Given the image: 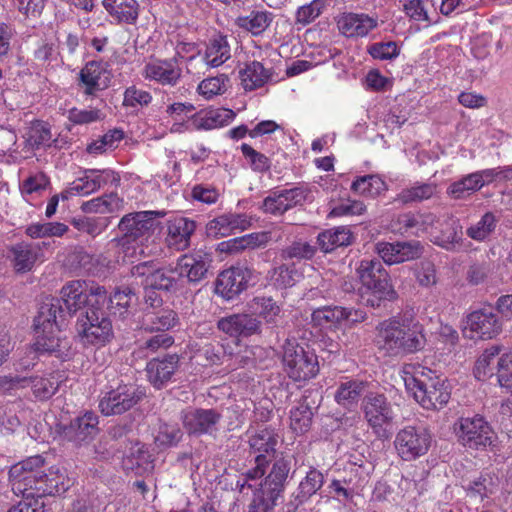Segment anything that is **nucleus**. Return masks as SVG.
I'll list each match as a JSON object with an SVG mask.
<instances>
[{"mask_svg": "<svg viewBox=\"0 0 512 512\" xmlns=\"http://www.w3.org/2000/svg\"><path fill=\"white\" fill-rule=\"evenodd\" d=\"M60 298L46 296L40 303L38 313L34 318L33 327L37 337L34 343L35 351L47 353L67 361L74 355L71 341L60 336V328L68 317L106 305L108 295L105 287L88 286L80 280L66 283L60 290Z\"/></svg>", "mask_w": 512, "mask_h": 512, "instance_id": "1", "label": "nucleus"}, {"mask_svg": "<svg viewBox=\"0 0 512 512\" xmlns=\"http://www.w3.org/2000/svg\"><path fill=\"white\" fill-rule=\"evenodd\" d=\"M361 286L357 289V302L373 309L386 308L398 298L388 272L378 259H364L356 269Z\"/></svg>", "mask_w": 512, "mask_h": 512, "instance_id": "2", "label": "nucleus"}, {"mask_svg": "<svg viewBox=\"0 0 512 512\" xmlns=\"http://www.w3.org/2000/svg\"><path fill=\"white\" fill-rule=\"evenodd\" d=\"M379 347L391 356L411 354L422 350L426 345L423 326L389 319L377 326Z\"/></svg>", "mask_w": 512, "mask_h": 512, "instance_id": "3", "label": "nucleus"}, {"mask_svg": "<svg viewBox=\"0 0 512 512\" xmlns=\"http://www.w3.org/2000/svg\"><path fill=\"white\" fill-rule=\"evenodd\" d=\"M406 389L425 409H438L446 405L451 392L447 379L436 371L423 367L404 379Z\"/></svg>", "mask_w": 512, "mask_h": 512, "instance_id": "4", "label": "nucleus"}, {"mask_svg": "<svg viewBox=\"0 0 512 512\" xmlns=\"http://www.w3.org/2000/svg\"><path fill=\"white\" fill-rule=\"evenodd\" d=\"M104 308L105 305H99L78 315L75 330L83 345L104 347L114 340L113 324Z\"/></svg>", "mask_w": 512, "mask_h": 512, "instance_id": "5", "label": "nucleus"}, {"mask_svg": "<svg viewBox=\"0 0 512 512\" xmlns=\"http://www.w3.org/2000/svg\"><path fill=\"white\" fill-rule=\"evenodd\" d=\"M283 363L288 377L294 381H307L319 372L318 358L309 346L287 340L283 346Z\"/></svg>", "mask_w": 512, "mask_h": 512, "instance_id": "6", "label": "nucleus"}, {"mask_svg": "<svg viewBox=\"0 0 512 512\" xmlns=\"http://www.w3.org/2000/svg\"><path fill=\"white\" fill-rule=\"evenodd\" d=\"M165 212L160 211H141L133 212L123 216L118 224V229L122 236L117 239L118 245L127 248L132 242L147 240L157 229L160 228L159 218L163 217Z\"/></svg>", "mask_w": 512, "mask_h": 512, "instance_id": "7", "label": "nucleus"}, {"mask_svg": "<svg viewBox=\"0 0 512 512\" xmlns=\"http://www.w3.org/2000/svg\"><path fill=\"white\" fill-rule=\"evenodd\" d=\"M455 434L462 446L472 450L492 448L497 439L491 425L479 414L472 417H461L455 423Z\"/></svg>", "mask_w": 512, "mask_h": 512, "instance_id": "8", "label": "nucleus"}, {"mask_svg": "<svg viewBox=\"0 0 512 512\" xmlns=\"http://www.w3.org/2000/svg\"><path fill=\"white\" fill-rule=\"evenodd\" d=\"M146 396L145 390L136 384H119L99 402L105 416L121 415L135 407Z\"/></svg>", "mask_w": 512, "mask_h": 512, "instance_id": "9", "label": "nucleus"}, {"mask_svg": "<svg viewBox=\"0 0 512 512\" xmlns=\"http://www.w3.org/2000/svg\"><path fill=\"white\" fill-rule=\"evenodd\" d=\"M431 444L429 431L422 426H406L395 437L394 446L404 461H413L425 455Z\"/></svg>", "mask_w": 512, "mask_h": 512, "instance_id": "10", "label": "nucleus"}, {"mask_svg": "<svg viewBox=\"0 0 512 512\" xmlns=\"http://www.w3.org/2000/svg\"><path fill=\"white\" fill-rule=\"evenodd\" d=\"M296 460L292 455L280 453L274 456L270 472L265 477L259 492L269 495L271 498L279 499L285 491L288 479L296 472Z\"/></svg>", "mask_w": 512, "mask_h": 512, "instance_id": "11", "label": "nucleus"}, {"mask_svg": "<svg viewBox=\"0 0 512 512\" xmlns=\"http://www.w3.org/2000/svg\"><path fill=\"white\" fill-rule=\"evenodd\" d=\"M253 270L245 265L232 266L217 276L214 292L229 301L245 291L252 279Z\"/></svg>", "mask_w": 512, "mask_h": 512, "instance_id": "12", "label": "nucleus"}, {"mask_svg": "<svg viewBox=\"0 0 512 512\" xmlns=\"http://www.w3.org/2000/svg\"><path fill=\"white\" fill-rule=\"evenodd\" d=\"M180 419L189 436L200 437L215 433L222 415L213 408H195L183 411Z\"/></svg>", "mask_w": 512, "mask_h": 512, "instance_id": "13", "label": "nucleus"}, {"mask_svg": "<svg viewBox=\"0 0 512 512\" xmlns=\"http://www.w3.org/2000/svg\"><path fill=\"white\" fill-rule=\"evenodd\" d=\"M212 256L201 250L181 255L176 262L180 281L186 278L190 285H199L208 277Z\"/></svg>", "mask_w": 512, "mask_h": 512, "instance_id": "14", "label": "nucleus"}, {"mask_svg": "<svg viewBox=\"0 0 512 512\" xmlns=\"http://www.w3.org/2000/svg\"><path fill=\"white\" fill-rule=\"evenodd\" d=\"M262 321L252 313H234L220 318L217 328L234 338H247L262 333Z\"/></svg>", "mask_w": 512, "mask_h": 512, "instance_id": "15", "label": "nucleus"}, {"mask_svg": "<svg viewBox=\"0 0 512 512\" xmlns=\"http://www.w3.org/2000/svg\"><path fill=\"white\" fill-rule=\"evenodd\" d=\"M467 325L471 332L483 340L493 339L503 330L502 318L491 305L471 312L467 316Z\"/></svg>", "mask_w": 512, "mask_h": 512, "instance_id": "16", "label": "nucleus"}, {"mask_svg": "<svg viewBox=\"0 0 512 512\" xmlns=\"http://www.w3.org/2000/svg\"><path fill=\"white\" fill-rule=\"evenodd\" d=\"M361 407L365 419L374 430L391 423L394 418L391 403L384 394L377 392L367 393L363 397Z\"/></svg>", "mask_w": 512, "mask_h": 512, "instance_id": "17", "label": "nucleus"}, {"mask_svg": "<svg viewBox=\"0 0 512 512\" xmlns=\"http://www.w3.org/2000/svg\"><path fill=\"white\" fill-rule=\"evenodd\" d=\"M98 416L93 412H86L71 420L62 429L63 437L77 446L88 444L99 432Z\"/></svg>", "mask_w": 512, "mask_h": 512, "instance_id": "18", "label": "nucleus"}, {"mask_svg": "<svg viewBox=\"0 0 512 512\" xmlns=\"http://www.w3.org/2000/svg\"><path fill=\"white\" fill-rule=\"evenodd\" d=\"M322 396L318 389H307L299 405L290 411L291 428L297 433L308 431L314 411L318 409Z\"/></svg>", "mask_w": 512, "mask_h": 512, "instance_id": "19", "label": "nucleus"}, {"mask_svg": "<svg viewBox=\"0 0 512 512\" xmlns=\"http://www.w3.org/2000/svg\"><path fill=\"white\" fill-rule=\"evenodd\" d=\"M180 366V356L176 353L153 358L146 365L148 381L157 390L166 387Z\"/></svg>", "mask_w": 512, "mask_h": 512, "instance_id": "20", "label": "nucleus"}, {"mask_svg": "<svg viewBox=\"0 0 512 512\" xmlns=\"http://www.w3.org/2000/svg\"><path fill=\"white\" fill-rule=\"evenodd\" d=\"M377 251L384 262L395 264L420 258L424 247L416 240L395 243L382 242L377 244Z\"/></svg>", "mask_w": 512, "mask_h": 512, "instance_id": "21", "label": "nucleus"}, {"mask_svg": "<svg viewBox=\"0 0 512 512\" xmlns=\"http://www.w3.org/2000/svg\"><path fill=\"white\" fill-rule=\"evenodd\" d=\"M337 26L346 37H364L376 28L377 19L364 13H343L337 18Z\"/></svg>", "mask_w": 512, "mask_h": 512, "instance_id": "22", "label": "nucleus"}, {"mask_svg": "<svg viewBox=\"0 0 512 512\" xmlns=\"http://www.w3.org/2000/svg\"><path fill=\"white\" fill-rule=\"evenodd\" d=\"M498 478L490 473H480L474 479L467 480L462 485L466 497L476 503L490 499L498 491Z\"/></svg>", "mask_w": 512, "mask_h": 512, "instance_id": "23", "label": "nucleus"}, {"mask_svg": "<svg viewBox=\"0 0 512 512\" xmlns=\"http://www.w3.org/2000/svg\"><path fill=\"white\" fill-rule=\"evenodd\" d=\"M250 226V220L244 214H224L213 220L206 225L208 236L215 238L225 237L232 233L234 230H245Z\"/></svg>", "mask_w": 512, "mask_h": 512, "instance_id": "24", "label": "nucleus"}, {"mask_svg": "<svg viewBox=\"0 0 512 512\" xmlns=\"http://www.w3.org/2000/svg\"><path fill=\"white\" fill-rule=\"evenodd\" d=\"M463 240V227L460 220L453 215H446L439 221V231L433 236V243L450 250Z\"/></svg>", "mask_w": 512, "mask_h": 512, "instance_id": "25", "label": "nucleus"}, {"mask_svg": "<svg viewBox=\"0 0 512 512\" xmlns=\"http://www.w3.org/2000/svg\"><path fill=\"white\" fill-rule=\"evenodd\" d=\"M196 228L195 221L180 217L171 221L168 225L167 242L176 250L183 251L190 245L191 235Z\"/></svg>", "mask_w": 512, "mask_h": 512, "instance_id": "26", "label": "nucleus"}, {"mask_svg": "<svg viewBox=\"0 0 512 512\" xmlns=\"http://www.w3.org/2000/svg\"><path fill=\"white\" fill-rule=\"evenodd\" d=\"M102 5L118 23L134 25L137 22L140 11L137 0H103Z\"/></svg>", "mask_w": 512, "mask_h": 512, "instance_id": "27", "label": "nucleus"}, {"mask_svg": "<svg viewBox=\"0 0 512 512\" xmlns=\"http://www.w3.org/2000/svg\"><path fill=\"white\" fill-rule=\"evenodd\" d=\"M39 246L27 242L17 243L9 249V257L16 272L31 271L38 258Z\"/></svg>", "mask_w": 512, "mask_h": 512, "instance_id": "28", "label": "nucleus"}, {"mask_svg": "<svg viewBox=\"0 0 512 512\" xmlns=\"http://www.w3.org/2000/svg\"><path fill=\"white\" fill-rule=\"evenodd\" d=\"M70 480L59 469L55 471L53 468L49 473H42L41 480L38 482L37 492H34L36 497L43 499L46 495H60L68 490Z\"/></svg>", "mask_w": 512, "mask_h": 512, "instance_id": "29", "label": "nucleus"}, {"mask_svg": "<svg viewBox=\"0 0 512 512\" xmlns=\"http://www.w3.org/2000/svg\"><path fill=\"white\" fill-rule=\"evenodd\" d=\"M181 286L176 266H157L149 284V287L168 294H175L180 290Z\"/></svg>", "mask_w": 512, "mask_h": 512, "instance_id": "30", "label": "nucleus"}, {"mask_svg": "<svg viewBox=\"0 0 512 512\" xmlns=\"http://www.w3.org/2000/svg\"><path fill=\"white\" fill-rule=\"evenodd\" d=\"M272 77V72L266 69L261 62L253 61L240 71L242 85L246 91L262 87Z\"/></svg>", "mask_w": 512, "mask_h": 512, "instance_id": "31", "label": "nucleus"}, {"mask_svg": "<svg viewBox=\"0 0 512 512\" xmlns=\"http://www.w3.org/2000/svg\"><path fill=\"white\" fill-rule=\"evenodd\" d=\"M352 234L346 227H337L332 230H326L317 237L319 248L324 253H330L338 247H344L351 244Z\"/></svg>", "mask_w": 512, "mask_h": 512, "instance_id": "32", "label": "nucleus"}, {"mask_svg": "<svg viewBox=\"0 0 512 512\" xmlns=\"http://www.w3.org/2000/svg\"><path fill=\"white\" fill-rule=\"evenodd\" d=\"M323 483V474L319 470L311 468L305 478L300 482L298 492L294 496V500L291 501V504L297 508L314 495L322 487Z\"/></svg>", "mask_w": 512, "mask_h": 512, "instance_id": "33", "label": "nucleus"}, {"mask_svg": "<svg viewBox=\"0 0 512 512\" xmlns=\"http://www.w3.org/2000/svg\"><path fill=\"white\" fill-rule=\"evenodd\" d=\"M365 387L366 383L359 380L343 382L339 385L335 393V400L339 405L352 410L357 406Z\"/></svg>", "mask_w": 512, "mask_h": 512, "instance_id": "34", "label": "nucleus"}, {"mask_svg": "<svg viewBox=\"0 0 512 512\" xmlns=\"http://www.w3.org/2000/svg\"><path fill=\"white\" fill-rule=\"evenodd\" d=\"M278 439L279 436L274 429L265 427L251 435L248 442L254 452L267 456L270 453L275 455Z\"/></svg>", "mask_w": 512, "mask_h": 512, "instance_id": "35", "label": "nucleus"}, {"mask_svg": "<svg viewBox=\"0 0 512 512\" xmlns=\"http://www.w3.org/2000/svg\"><path fill=\"white\" fill-rule=\"evenodd\" d=\"M123 207V199L119 198L116 193L106 194L101 197L94 198L84 202L81 209L85 213H114Z\"/></svg>", "mask_w": 512, "mask_h": 512, "instance_id": "36", "label": "nucleus"}, {"mask_svg": "<svg viewBox=\"0 0 512 512\" xmlns=\"http://www.w3.org/2000/svg\"><path fill=\"white\" fill-rule=\"evenodd\" d=\"M42 472L22 471L15 476L13 467L9 470V481L12 491L18 495L27 496L29 492H37L38 482L41 480Z\"/></svg>", "mask_w": 512, "mask_h": 512, "instance_id": "37", "label": "nucleus"}, {"mask_svg": "<svg viewBox=\"0 0 512 512\" xmlns=\"http://www.w3.org/2000/svg\"><path fill=\"white\" fill-rule=\"evenodd\" d=\"M147 323L145 330L149 332H166L177 323V314L172 309H160L156 312L146 313Z\"/></svg>", "mask_w": 512, "mask_h": 512, "instance_id": "38", "label": "nucleus"}, {"mask_svg": "<svg viewBox=\"0 0 512 512\" xmlns=\"http://www.w3.org/2000/svg\"><path fill=\"white\" fill-rule=\"evenodd\" d=\"M347 317L346 307L323 306L313 310L311 318L316 326L340 325Z\"/></svg>", "mask_w": 512, "mask_h": 512, "instance_id": "39", "label": "nucleus"}, {"mask_svg": "<svg viewBox=\"0 0 512 512\" xmlns=\"http://www.w3.org/2000/svg\"><path fill=\"white\" fill-rule=\"evenodd\" d=\"M145 71L148 78L163 85H175L180 78V70L168 62L149 63L146 65Z\"/></svg>", "mask_w": 512, "mask_h": 512, "instance_id": "40", "label": "nucleus"}, {"mask_svg": "<svg viewBox=\"0 0 512 512\" xmlns=\"http://www.w3.org/2000/svg\"><path fill=\"white\" fill-rule=\"evenodd\" d=\"M500 350L499 346H491L478 358L474 367V375L478 380L484 381L494 375Z\"/></svg>", "mask_w": 512, "mask_h": 512, "instance_id": "41", "label": "nucleus"}, {"mask_svg": "<svg viewBox=\"0 0 512 512\" xmlns=\"http://www.w3.org/2000/svg\"><path fill=\"white\" fill-rule=\"evenodd\" d=\"M258 311V318H262L268 326L278 327L282 309L271 297H255L253 299Z\"/></svg>", "mask_w": 512, "mask_h": 512, "instance_id": "42", "label": "nucleus"}, {"mask_svg": "<svg viewBox=\"0 0 512 512\" xmlns=\"http://www.w3.org/2000/svg\"><path fill=\"white\" fill-rule=\"evenodd\" d=\"M351 189L361 195L375 198L387 190L386 183L377 175H365L356 179Z\"/></svg>", "mask_w": 512, "mask_h": 512, "instance_id": "43", "label": "nucleus"}, {"mask_svg": "<svg viewBox=\"0 0 512 512\" xmlns=\"http://www.w3.org/2000/svg\"><path fill=\"white\" fill-rule=\"evenodd\" d=\"M273 20V14L267 11H253L249 16L239 17L237 24L253 35L264 32Z\"/></svg>", "mask_w": 512, "mask_h": 512, "instance_id": "44", "label": "nucleus"}, {"mask_svg": "<svg viewBox=\"0 0 512 512\" xmlns=\"http://www.w3.org/2000/svg\"><path fill=\"white\" fill-rule=\"evenodd\" d=\"M497 222L498 220L492 212H486L477 223L466 229V234L475 241H485L495 231Z\"/></svg>", "mask_w": 512, "mask_h": 512, "instance_id": "45", "label": "nucleus"}, {"mask_svg": "<svg viewBox=\"0 0 512 512\" xmlns=\"http://www.w3.org/2000/svg\"><path fill=\"white\" fill-rule=\"evenodd\" d=\"M51 138L52 134L49 125L40 120L33 121L26 133V142L32 149L50 146Z\"/></svg>", "mask_w": 512, "mask_h": 512, "instance_id": "46", "label": "nucleus"}, {"mask_svg": "<svg viewBox=\"0 0 512 512\" xmlns=\"http://www.w3.org/2000/svg\"><path fill=\"white\" fill-rule=\"evenodd\" d=\"M184 434L177 424L162 423L155 436V444L161 449L176 447Z\"/></svg>", "mask_w": 512, "mask_h": 512, "instance_id": "47", "label": "nucleus"}, {"mask_svg": "<svg viewBox=\"0 0 512 512\" xmlns=\"http://www.w3.org/2000/svg\"><path fill=\"white\" fill-rule=\"evenodd\" d=\"M229 57V47L224 37L214 38L210 41L205 52V60L210 67L220 66Z\"/></svg>", "mask_w": 512, "mask_h": 512, "instance_id": "48", "label": "nucleus"}, {"mask_svg": "<svg viewBox=\"0 0 512 512\" xmlns=\"http://www.w3.org/2000/svg\"><path fill=\"white\" fill-rule=\"evenodd\" d=\"M479 189H481L479 179L475 173H471L450 184L447 194L453 199H464Z\"/></svg>", "mask_w": 512, "mask_h": 512, "instance_id": "49", "label": "nucleus"}, {"mask_svg": "<svg viewBox=\"0 0 512 512\" xmlns=\"http://www.w3.org/2000/svg\"><path fill=\"white\" fill-rule=\"evenodd\" d=\"M436 191V186L430 183H422L411 188L403 189L397 196L402 204L421 202L431 198Z\"/></svg>", "mask_w": 512, "mask_h": 512, "instance_id": "50", "label": "nucleus"}, {"mask_svg": "<svg viewBox=\"0 0 512 512\" xmlns=\"http://www.w3.org/2000/svg\"><path fill=\"white\" fill-rule=\"evenodd\" d=\"M29 385H31L34 396L45 401L50 399L58 390L59 383L54 377H29Z\"/></svg>", "mask_w": 512, "mask_h": 512, "instance_id": "51", "label": "nucleus"}, {"mask_svg": "<svg viewBox=\"0 0 512 512\" xmlns=\"http://www.w3.org/2000/svg\"><path fill=\"white\" fill-rule=\"evenodd\" d=\"M101 73V63L97 61L88 62L80 71V80L86 86L85 93L87 95H93L96 90L100 89L98 81Z\"/></svg>", "mask_w": 512, "mask_h": 512, "instance_id": "52", "label": "nucleus"}, {"mask_svg": "<svg viewBox=\"0 0 512 512\" xmlns=\"http://www.w3.org/2000/svg\"><path fill=\"white\" fill-rule=\"evenodd\" d=\"M255 463L256 466L246 472L245 478L242 481H237L236 489L239 491V493H244L246 490H252L255 493L256 489H254L253 486L248 483V480H256L264 476L266 465L268 464L267 456L264 454H258L255 457Z\"/></svg>", "mask_w": 512, "mask_h": 512, "instance_id": "53", "label": "nucleus"}, {"mask_svg": "<svg viewBox=\"0 0 512 512\" xmlns=\"http://www.w3.org/2000/svg\"><path fill=\"white\" fill-rule=\"evenodd\" d=\"M297 270L294 265L282 264L270 272V279L278 288L292 287L296 283Z\"/></svg>", "mask_w": 512, "mask_h": 512, "instance_id": "54", "label": "nucleus"}, {"mask_svg": "<svg viewBox=\"0 0 512 512\" xmlns=\"http://www.w3.org/2000/svg\"><path fill=\"white\" fill-rule=\"evenodd\" d=\"M71 224L79 231L92 237L99 235L107 227V218L80 217L72 218Z\"/></svg>", "mask_w": 512, "mask_h": 512, "instance_id": "55", "label": "nucleus"}, {"mask_svg": "<svg viewBox=\"0 0 512 512\" xmlns=\"http://www.w3.org/2000/svg\"><path fill=\"white\" fill-rule=\"evenodd\" d=\"M152 462V455L145 448V446L136 443V446L131 448V452L127 456L124 463L130 469H133L134 466H137L143 467L144 470H148L153 468Z\"/></svg>", "mask_w": 512, "mask_h": 512, "instance_id": "56", "label": "nucleus"}, {"mask_svg": "<svg viewBox=\"0 0 512 512\" xmlns=\"http://www.w3.org/2000/svg\"><path fill=\"white\" fill-rule=\"evenodd\" d=\"M111 304H115L123 311L120 312V316L125 317L128 314V309L132 304L133 300H137L135 290L129 286H121L115 289L114 293L108 297Z\"/></svg>", "mask_w": 512, "mask_h": 512, "instance_id": "57", "label": "nucleus"}, {"mask_svg": "<svg viewBox=\"0 0 512 512\" xmlns=\"http://www.w3.org/2000/svg\"><path fill=\"white\" fill-rule=\"evenodd\" d=\"M96 169H90L85 171V176L77 179L69 187V192L72 195L82 194L88 195L99 189V181L94 179Z\"/></svg>", "mask_w": 512, "mask_h": 512, "instance_id": "58", "label": "nucleus"}, {"mask_svg": "<svg viewBox=\"0 0 512 512\" xmlns=\"http://www.w3.org/2000/svg\"><path fill=\"white\" fill-rule=\"evenodd\" d=\"M496 375L500 386L512 394V353L498 359Z\"/></svg>", "mask_w": 512, "mask_h": 512, "instance_id": "59", "label": "nucleus"}, {"mask_svg": "<svg viewBox=\"0 0 512 512\" xmlns=\"http://www.w3.org/2000/svg\"><path fill=\"white\" fill-rule=\"evenodd\" d=\"M241 151L243 155L249 159L251 168L259 173L267 172L271 167V161L269 158L262 154L257 152L254 148H252L250 145L244 143L241 145Z\"/></svg>", "mask_w": 512, "mask_h": 512, "instance_id": "60", "label": "nucleus"}, {"mask_svg": "<svg viewBox=\"0 0 512 512\" xmlns=\"http://www.w3.org/2000/svg\"><path fill=\"white\" fill-rule=\"evenodd\" d=\"M316 253V247L308 242L294 241L282 251L284 259H311Z\"/></svg>", "mask_w": 512, "mask_h": 512, "instance_id": "61", "label": "nucleus"}, {"mask_svg": "<svg viewBox=\"0 0 512 512\" xmlns=\"http://www.w3.org/2000/svg\"><path fill=\"white\" fill-rule=\"evenodd\" d=\"M157 262L150 260L138 263L131 267V275L137 280L143 288L149 287L151 277L157 268Z\"/></svg>", "mask_w": 512, "mask_h": 512, "instance_id": "62", "label": "nucleus"}, {"mask_svg": "<svg viewBox=\"0 0 512 512\" xmlns=\"http://www.w3.org/2000/svg\"><path fill=\"white\" fill-rule=\"evenodd\" d=\"M7 512H45V503L41 497H36L34 492H29L16 505L10 507Z\"/></svg>", "mask_w": 512, "mask_h": 512, "instance_id": "63", "label": "nucleus"}, {"mask_svg": "<svg viewBox=\"0 0 512 512\" xmlns=\"http://www.w3.org/2000/svg\"><path fill=\"white\" fill-rule=\"evenodd\" d=\"M369 54L374 59L391 60L399 55V48L394 41L378 42L368 48Z\"/></svg>", "mask_w": 512, "mask_h": 512, "instance_id": "64", "label": "nucleus"}]
</instances>
